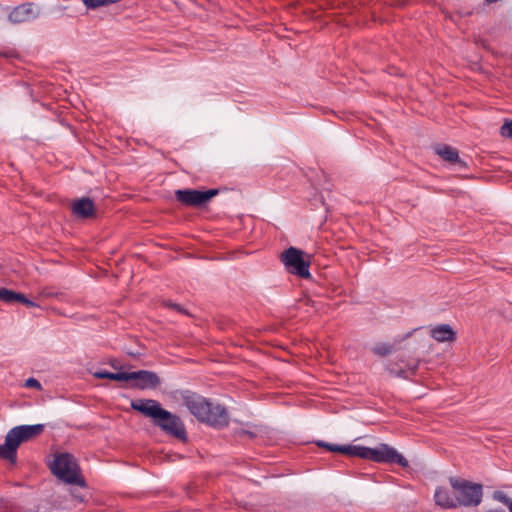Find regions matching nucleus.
I'll return each instance as SVG.
<instances>
[{"mask_svg": "<svg viewBox=\"0 0 512 512\" xmlns=\"http://www.w3.org/2000/svg\"><path fill=\"white\" fill-rule=\"evenodd\" d=\"M131 408L153 420V423L160 427L166 434L181 441L187 440L185 426L181 419L163 409L160 403L153 399H137L131 402Z\"/></svg>", "mask_w": 512, "mask_h": 512, "instance_id": "1", "label": "nucleus"}, {"mask_svg": "<svg viewBox=\"0 0 512 512\" xmlns=\"http://www.w3.org/2000/svg\"><path fill=\"white\" fill-rule=\"evenodd\" d=\"M317 445L331 452H339L352 457H359L375 462L397 463L402 467L408 466L407 459L387 444H381L377 448H369L361 445L341 446L318 441Z\"/></svg>", "mask_w": 512, "mask_h": 512, "instance_id": "2", "label": "nucleus"}, {"mask_svg": "<svg viewBox=\"0 0 512 512\" xmlns=\"http://www.w3.org/2000/svg\"><path fill=\"white\" fill-rule=\"evenodd\" d=\"M183 405L199 421L215 428L228 426L229 415L225 407L214 404L201 395L186 391L181 395Z\"/></svg>", "mask_w": 512, "mask_h": 512, "instance_id": "3", "label": "nucleus"}, {"mask_svg": "<svg viewBox=\"0 0 512 512\" xmlns=\"http://www.w3.org/2000/svg\"><path fill=\"white\" fill-rule=\"evenodd\" d=\"M449 483L453 494L456 496L457 507H475L481 503L483 496V486L481 484L457 477H450Z\"/></svg>", "mask_w": 512, "mask_h": 512, "instance_id": "4", "label": "nucleus"}, {"mask_svg": "<svg viewBox=\"0 0 512 512\" xmlns=\"http://www.w3.org/2000/svg\"><path fill=\"white\" fill-rule=\"evenodd\" d=\"M50 470L56 477L66 483L84 485L79 466L73 455L69 453L55 455L53 462L50 464Z\"/></svg>", "mask_w": 512, "mask_h": 512, "instance_id": "5", "label": "nucleus"}, {"mask_svg": "<svg viewBox=\"0 0 512 512\" xmlns=\"http://www.w3.org/2000/svg\"><path fill=\"white\" fill-rule=\"evenodd\" d=\"M281 261L290 273L305 279L311 277L310 260L304 259L303 251L290 247L281 254Z\"/></svg>", "mask_w": 512, "mask_h": 512, "instance_id": "6", "label": "nucleus"}, {"mask_svg": "<svg viewBox=\"0 0 512 512\" xmlns=\"http://www.w3.org/2000/svg\"><path fill=\"white\" fill-rule=\"evenodd\" d=\"M218 194L217 189L200 191L195 189H179L175 191L176 200L190 207H202Z\"/></svg>", "mask_w": 512, "mask_h": 512, "instance_id": "7", "label": "nucleus"}, {"mask_svg": "<svg viewBox=\"0 0 512 512\" xmlns=\"http://www.w3.org/2000/svg\"><path fill=\"white\" fill-rule=\"evenodd\" d=\"M44 428L45 426L43 424L20 425L10 429L6 435L17 450L22 443L30 441L42 434Z\"/></svg>", "mask_w": 512, "mask_h": 512, "instance_id": "8", "label": "nucleus"}, {"mask_svg": "<svg viewBox=\"0 0 512 512\" xmlns=\"http://www.w3.org/2000/svg\"><path fill=\"white\" fill-rule=\"evenodd\" d=\"M39 11L33 3H24L16 6L8 15V20L13 24H20L37 18Z\"/></svg>", "mask_w": 512, "mask_h": 512, "instance_id": "9", "label": "nucleus"}, {"mask_svg": "<svg viewBox=\"0 0 512 512\" xmlns=\"http://www.w3.org/2000/svg\"><path fill=\"white\" fill-rule=\"evenodd\" d=\"M129 380H137L135 386L139 389L156 388L161 382L155 372L148 370L128 372V381Z\"/></svg>", "mask_w": 512, "mask_h": 512, "instance_id": "10", "label": "nucleus"}, {"mask_svg": "<svg viewBox=\"0 0 512 512\" xmlns=\"http://www.w3.org/2000/svg\"><path fill=\"white\" fill-rule=\"evenodd\" d=\"M71 209L76 217L83 219L92 218L96 213L94 202L87 197L73 201Z\"/></svg>", "mask_w": 512, "mask_h": 512, "instance_id": "11", "label": "nucleus"}, {"mask_svg": "<svg viewBox=\"0 0 512 512\" xmlns=\"http://www.w3.org/2000/svg\"><path fill=\"white\" fill-rule=\"evenodd\" d=\"M429 335L438 343L454 342L456 333L449 324H439L429 330Z\"/></svg>", "mask_w": 512, "mask_h": 512, "instance_id": "12", "label": "nucleus"}, {"mask_svg": "<svg viewBox=\"0 0 512 512\" xmlns=\"http://www.w3.org/2000/svg\"><path fill=\"white\" fill-rule=\"evenodd\" d=\"M434 501L436 505L444 509L457 508L456 496L451 493L446 487H437L434 493Z\"/></svg>", "mask_w": 512, "mask_h": 512, "instance_id": "13", "label": "nucleus"}, {"mask_svg": "<svg viewBox=\"0 0 512 512\" xmlns=\"http://www.w3.org/2000/svg\"><path fill=\"white\" fill-rule=\"evenodd\" d=\"M435 152L443 160L449 163H456L459 161L458 151L449 145H439L435 148Z\"/></svg>", "mask_w": 512, "mask_h": 512, "instance_id": "14", "label": "nucleus"}, {"mask_svg": "<svg viewBox=\"0 0 512 512\" xmlns=\"http://www.w3.org/2000/svg\"><path fill=\"white\" fill-rule=\"evenodd\" d=\"M0 458L9 460L15 463L17 458V450L13 446L12 442L9 441L8 436L5 437L4 444L0 445Z\"/></svg>", "mask_w": 512, "mask_h": 512, "instance_id": "15", "label": "nucleus"}, {"mask_svg": "<svg viewBox=\"0 0 512 512\" xmlns=\"http://www.w3.org/2000/svg\"><path fill=\"white\" fill-rule=\"evenodd\" d=\"M418 369V361L413 365H407V369H396L394 367H389V373L393 376L400 378H409L411 375H414Z\"/></svg>", "mask_w": 512, "mask_h": 512, "instance_id": "16", "label": "nucleus"}, {"mask_svg": "<svg viewBox=\"0 0 512 512\" xmlns=\"http://www.w3.org/2000/svg\"><path fill=\"white\" fill-rule=\"evenodd\" d=\"M94 376L99 379H110L115 381H128V372L112 373L108 371H98Z\"/></svg>", "mask_w": 512, "mask_h": 512, "instance_id": "17", "label": "nucleus"}, {"mask_svg": "<svg viewBox=\"0 0 512 512\" xmlns=\"http://www.w3.org/2000/svg\"><path fill=\"white\" fill-rule=\"evenodd\" d=\"M393 351V345L388 343H378L372 348V352L378 356H387Z\"/></svg>", "mask_w": 512, "mask_h": 512, "instance_id": "18", "label": "nucleus"}, {"mask_svg": "<svg viewBox=\"0 0 512 512\" xmlns=\"http://www.w3.org/2000/svg\"><path fill=\"white\" fill-rule=\"evenodd\" d=\"M17 292L13 290H9L6 288H0V301L5 303H14L16 302Z\"/></svg>", "mask_w": 512, "mask_h": 512, "instance_id": "19", "label": "nucleus"}, {"mask_svg": "<svg viewBox=\"0 0 512 512\" xmlns=\"http://www.w3.org/2000/svg\"><path fill=\"white\" fill-rule=\"evenodd\" d=\"M493 498L495 500L501 502L505 506H507L509 511L511 512V510H512V499L509 498L504 492H502V491H495L494 494H493Z\"/></svg>", "mask_w": 512, "mask_h": 512, "instance_id": "20", "label": "nucleus"}, {"mask_svg": "<svg viewBox=\"0 0 512 512\" xmlns=\"http://www.w3.org/2000/svg\"><path fill=\"white\" fill-rule=\"evenodd\" d=\"M16 302H20L27 307H38V305L35 302L29 300L24 294L19 292H17Z\"/></svg>", "mask_w": 512, "mask_h": 512, "instance_id": "21", "label": "nucleus"}, {"mask_svg": "<svg viewBox=\"0 0 512 512\" xmlns=\"http://www.w3.org/2000/svg\"><path fill=\"white\" fill-rule=\"evenodd\" d=\"M501 135L507 138H512V120L502 125Z\"/></svg>", "mask_w": 512, "mask_h": 512, "instance_id": "22", "label": "nucleus"}, {"mask_svg": "<svg viewBox=\"0 0 512 512\" xmlns=\"http://www.w3.org/2000/svg\"><path fill=\"white\" fill-rule=\"evenodd\" d=\"M25 386L28 387V388H36V389H40L41 388V384L35 378L27 379L26 382H25Z\"/></svg>", "mask_w": 512, "mask_h": 512, "instance_id": "23", "label": "nucleus"}, {"mask_svg": "<svg viewBox=\"0 0 512 512\" xmlns=\"http://www.w3.org/2000/svg\"><path fill=\"white\" fill-rule=\"evenodd\" d=\"M164 304H165L167 307H169V308H171V309H174V310H176V311H177V312H179V313H186L185 309H184V308H182L179 304H175V303H172V302H170V301H166V302H164Z\"/></svg>", "mask_w": 512, "mask_h": 512, "instance_id": "24", "label": "nucleus"}, {"mask_svg": "<svg viewBox=\"0 0 512 512\" xmlns=\"http://www.w3.org/2000/svg\"><path fill=\"white\" fill-rule=\"evenodd\" d=\"M239 435H246L250 438L254 437V433L253 432H250V431H247V430H240L238 432Z\"/></svg>", "mask_w": 512, "mask_h": 512, "instance_id": "25", "label": "nucleus"}, {"mask_svg": "<svg viewBox=\"0 0 512 512\" xmlns=\"http://www.w3.org/2000/svg\"><path fill=\"white\" fill-rule=\"evenodd\" d=\"M487 512H505V511L502 510V509H497V510H490V511H487Z\"/></svg>", "mask_w": 512, "mask_h": 512, "instance_id": "26", "label": "nucleus"}]
</instances>
